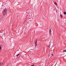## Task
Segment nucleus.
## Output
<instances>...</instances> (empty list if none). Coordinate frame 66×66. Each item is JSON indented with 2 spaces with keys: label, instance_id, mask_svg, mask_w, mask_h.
Listing matches in <instances>:
<instances>
[{
  "label": "nucleus",
  "instance_id": "obj_7",
  "mask_svg": "<svg viewBox=\"0 0 66 66\" xmlns=\"http://www.w3.org/2000/svg\"><path fill=\"white\" fill-rule=\"evenodd\" d=\"M64 15H66V12H64Z\"/></svg>",
  "mask_w": 66,
  "mask_h": 66
},
{
  "label": "nucleus",
  "instance_id": "obj_10",
  "mask_svg": "<svg viewBox=\"0 0 66 66\" xmlns=\"http://www.w3.org/2000/svg\"><path fill=\"white\" fill-rule=\"evenodd\" d=\"M1 49V46H0V50Z\"/></svg>",
  "mask_w": 66,
  "mask_h": 66
},
{
  "label": "nucleus",
  "instance_id": "obj_11",
  "mask_svg": "<svg viewBox=\"0 0 66 66\" xmlns=\"http://www.w3.org/2000/svg\"><path fill=\"white\" fill-rule=\"evenodd\" d=\"M52 56H53V54H52Z\"/></svg>",
  "mask_w": 66,
  "mask_h": 66
},
{
  "label": "nucleus",
  "instance_id": "obj_3",
  "mask_svg": "<svg viewBox=\"0 0 66 66\" xmlns=\"http://www.w3.org/2000/svg\"><path fill=\"white\" fill-rule=\"evenodd\" d=\"M50 34H51V29H50Z\"/></svg>",
  "mask_w": 66,
  "mask_h": 66
},
{
  "label": "nucleus",
  "instance_id": "obj_13",
  "mask_svg": "<svg viewBox=\"0 0 66 66\" xmlns=\"http://www.w3.org/2000/svg\"><path fill=\"white\" fill-rule=\"evenodd\" d=\"M57 63H56V64L55 65H56V64H57Z\"/></svg>",
  "mask_w": 66,
  "mask_h": 66
},
{
  "label": "nucleus",
  "instance_id": "obj_5",
  "mask_svg": "<svg viewBox=\"0 0 66 66\" xmlns=\"http://www.w3.org/2000/svg\"><path fill=\"white\" fill-rule=\"evenodd\" d=\"M60 17L61 18H63V16H62V14L60 15Z\"/></svg>",
  "mask_w": 66,
  "mask_h": 66
},
{
  "label": "nucleus",
  "instance_id": "obj_2",
  "mask_svg": "<svg viewBox=\"0 0 66 66\" xmlns=\"http://www.w3.org/2000/svg\"><path fill=\"white\" fill-rule=\"evenodd\" d=\"M35 47L37 46V41H36V43H35Z\"/></svg>",
  "mask_w": 66,
  "mask_h": 66
},
{
  "label": "nucleus",
  "instance_id": "obj_4",
  "mask_svg": "<svg viewBox=\"0 0 66 66\" xmlns=\"http://www.w3.org/2000/svg\"><path fill=\"white\" fill-rule=\"evenodd\" d=\"M54 3L55 4V5H56V6H57V3H56V2H55Z\"/></svg>",
  "mask_w": 66,
  "mask_h": 66
},
{
  "label": "nucleus",
  "instance_id": "obj_6",
  "mask_svg": "<svg viewBox=\"0 0 66 66\" xmlns=\"http://www.w3.org/2000/svg\"><path fill=\"white\" fill-rule=\"evenodd\" d=\"M19 54H17V55H16V56H17V57H18V56H19Z\"/></svg>",
  "mask_w": 66,
  "mask_h": 66
},
{
  "label": "nucleus",
  "instance_id": "obj_8",
  "mask_svg": "<svg viewBox=\"0 0 66 66\" xmlns=\"http://www.w3.org/2000/svg\"><path fill=\"white\" fill-rule=\"evenodd\" d=\"M30 52H33V51H32V50H30Z\"/></svg>",
  "mask_w": 66,
  "mask_h": 66
},
{
  "label": "nucleus",
  "instance_id": "obj_12",
  "mask_svg": "<svg viewBox=\"0 0 66 66\" xmlns=\"http://www.w3.org/2000/svg\"><path fill=\"white\" fill-rule=\"evenodd\" d=\"M48 47H49V48H50V46H48Z\"/></svg>",
  "mask_w": 66,
  "mask_h": 66
},
{
  "label": "nucleus",
  "instance_id": "obj_1",
  "mask_svg": "<svg viewBox=\"0 0 66 66\" xmlns=\"http://www.w3.org/2000/svg\"><path fill=\"white\" fill-rule=\"evenodd\" d=\"M6 12H7V9H4L3 11V16H4L5 15L6 13Z\"/></svg>",
  "mask_w": 66,
  "mask_h": 66
},
{
  "label": "nucleus",
  "instance_id": "obj_9",
  "mask_svg": "<svg viewBox=\"0 0 66 66\" xmlns=\"http://www.w3.org/2000/svg\"><path fill=\"white\" fill-rule=\"evenodd\" d=\"M1 64L2 65V64H3V63H0V65H1Z\"/></svg>",
  "mask_w": 66,
  "mask_h": 66
}]
</instances>
